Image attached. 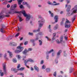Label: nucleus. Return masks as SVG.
I'll list each match as a JSON object with an SVG mask.
<instances>
[{"mask_svg": "<svg viewBox=\"0 0 77 77\" xmlns=\"http://www.w3.org/2000/svg\"><path fill=\"white\" fill-rule=\"evenodd\" d=\"M15 13H16L17 14H20L21 13H22V14L23 15L24 17H26V21L28 22L29 20H30V17H31V16H30V14H27L26 13V11H25L23 10L20 11H9L8 12V13H6V14H14Z\"/></svg>", "mask_w": 77, "mask_h": 77, "instance_id": "f257e3e1", "label": "nucleus"}, {"mask_svg": "<svg viewBox=\"0 0 77 77\" xmlns=\"http://www.w3.org/2000/svg\"><path fill=\"white\" fill-rule=\"evenodd\" d=\"M45 21L44 18H42L41 19V20L38 21V29L34 30H33V32L34 33L36 32H39L40 31V29H41V27L43 26L44 25V23H45Z\"/></svg>", "mask_w": 77, "mask_h": 77, "instance_id": "f03ea898", "label": "nucleus"}, {"mask_svg": "<svg viewBox=\"0 0 77 77\" xmlns=\"http://www.w3.org/2000/svg\"><path fill=\"white\" fill-rule=\"evenodd\" d=\"M77 11V5L75 6L74 8H73L72 10L71 11V13L70 14V13L69 12H68L66 14V16L67 17H69L71 16V15H72L76 13Z\"/></svg>", "mask_w": 77, "mask_h": 77, "instance_id": "7ed1b4c3", "label": "nucleus"}, {"mask_svg": "<svg viewBox=\"0 0 77 77\" xmlns=\"http://www.w3.org/2000/svg\"><path fill=\"white\" fill-rule=\"evenodd\" d=\"M17 49H19V50H16L14 51V52L15 53L18 54V53H20V52L23 51V49H24V48L23 47H21V46H19L17 47Z\"/></svg>", "mask_w": 77, "mask_h": 77, "instance_id": "20e7f679", "label": "nucleus"}, {"mask_svg": "<svg viewBox=\"0 0 77 77\" xmlns=\"http://www.w3.org/2000/svg\"><path fill=\"white\" fill-rule=\"evenodd\" d=\"M29 61V62H34V61L33 60L31 59H29L28 60H25L24 61V63H25L24 65H25V66H26L28 67V68H29V67L27 66L26 64L27 63H28Z\"/></svg>", "mask_w": 77, "mask_h": 77, "instance_id": "39448f33", "label": "nucleus"}, {"mask_svg": "<svg viewBox=\"0 0 77 77\" xmlns=\"http://www.w3.org/2000/svg\"><path fill=\"white\" fill-rule=\"evenodd\" d=\"M71 22L69 21V20H67L66 21L65 27L66 28H67L68 29L71 26Z\"/></svg>", "mask_w": 77, "mask_h": 77, "instance_id": "423d86ee", "label": "nucleus"}, {"mask_svg": "<svg viewBox=\"0 0 77 77\" xmlns=\"http://www.w3.org/2000/svg\"><path fill=\"white\" fill-rule=\"evenodd\" d=\"M1 27L2 28L0 29V31L2 33H5V30H4V29H5L6 28V26L4 24H1Z\"/></svg>", "mask_w": 77, "mask_h": 77, "instance_id": "0eeeda50", "label": "nucleus"}, {"mask_svg": "<svg viewBox=\"0 0 77 77\" xmlns=\"http://www.w3.org/2000/svg\"><path fill=\"white\" fill-rule=\"evenodd\" d=\"M2 66L4 72L5 74H6L7 72H6V64L5 63H4L2 64Z\"/></svg>", "mask_w": 77, "mask_h": 77, "instance_id": "6e6552de", "label": "nucleus"}, {"mask_svg": "<svg viewBox=\"0 0 77 77\" xmlns=\"http://www.w3.org/2000/svg\"><path fill=\"white\" fill-rule=\"evenodd\" d=\"M10 16L8 14L5 15L3 14L2 13H0V19H2L4 17H9Z\"/></svg>", "mask_w": 77, "mask_h": 77, "instance_id": "1a4fd4ad", "label": "nucleus"}, {"mask_svg": "<svg viewBox=\"0 0 77 77\" xmlns=\"http://www.w3.org/2000/svg\"><path fill=\"white\" fill-rule=\"evenodd\" d=\"M63 36H61L60 38V41L59 42V40L57 39V40H56V42H57V43L58 44H60V43H61L63 41Z\"/></svg>", "mask_w": 77, "mask_h": 77, "instance_id": "9d476101", "label": "nucleus"}, {"mask_svg": "<svg viewBox=\"0 0 77 77\" xmlns=\"http://www.w3.org/2000/svg\"><path fill=\"white\" fill-rule=\"evenodd\" d=\"M57 18H58V16H55L54 18V20H55V22H52V23L53 24H55V23H57L58 21L57 20Z\"/></svg>", "mask_w": 77, "mask_h": 77, "instance_id": "9b49d317", "label": "nucleus"}, {"mask_svg": "<svg viewBox=\"0 0 77 77\" xmlns=\"http://www.w3.org/2000/svg\"><path fill=\"white\" fill-rule=\"evenodd\" d=\"M28 53V51H27V49L25 48V50L22 52V53L23 54H25L26 56L27 55L26 53Z\"/></svg>", "mask_w": 77, "mask_h": 77, "instance_id": "f8f14e48", "label": "nucleus"}, {"mask_svg": "<svg viewBox=\"0 0 77 77\" xmlns=\"http://www.w3.org/2000/svg\"><path fill=\"white\" fill-rule=\"evenodd\" d=\"M71 5H68L67 7V8L66 10V11L67 12H69V11H70V9H71Z\"/></svg>", "mask_w": 77, "mask_h": 77, "instance_id": "ddd939ff", "label": "nucleus"}, {"mask_svg": "<svg viewBox=\"0 0 77 77\" xmlns=\"http://www.w3.org/2000/svg\"><path fill=\"white\" fill-rule=\"evenodd\" d=\"M7 52L8 53H9L10 58H11V57H12V56H13L12 53L11 52H10L9 51H8Z\"/></svg>", "mask_w": 77, "mask_h": 77, "instance_id": "4468645a", "label": "nucleus"}, {"mask_svg": "<svg viewBox=\"0 0 77 77\" xmlns=\"http://www.w3.org/2000/svg\"><path fill=\"white\" fill-rule=\"evenodd\" d=\"M11 71H14V72L16 73V72H17L18 71V69H16L15 68H12L11 69Z\"/></svg>", "mask_w": 77, "mask_h": 77, "instance_id": "2eb2a0df", "label": "nucleus"}, {"mask_svg": "<svg viewBox=\"0 0 77 77\" xmlns=\"http://www.w3.org/2000/svg\"><path fill=\"white\" fill-rule=\"evenodd\" d=\"M54 51V50L53 49H52L51 50L49 51H47L46 53V54H50L52 52H53Z\"/></svg>", "mask_w": 77, "mask_h": 77, "instance_id": "dca6fc26", "label": "nucleus"}, {"mask_svg": "<svg viewBox=\"0 0 77 77\" xmlns=\"http://www.w3.org/2000/svg\"><path fill=\"white\" fill-rule=\"evenodd\" d=\"M59 26V25L58 24H56L54 27L53 28V29H54V30H57V28H58V26Z\"/></svg>", "mask_w": 77, "mask_h": 77, "instance_id": "f3484780", "label": "nucleus"}, {"mask_svg": "<svg viewBox=\"0 0 77 77\" xmlns=\"http://www.w3.org/2000/svg\"><path fill=\"white\" fill-rule=\"evenodd\" d=\"M34 68L35 70V71H37V72H38V71H39V68L36 66H34Z\"/></svg>", "mask_w": 77, "mask_h": 77, "instance_id": "a211bd4d", "label": "nucleus"}, {"mask_svg": "<svg viewBox=\"0 0 77 77\" xmlns=\"http://www.w3.org/2000/svg\"><path fill=\"white\" fill-rule=\"evenodd\" d=\"M18 2V5H21L23 1V0H17Z\"/></svg>", "mask_w": 77, "mask_h": 77, "instance_id": "6ab92c4d", "label": "nucleus"}, {"mask_svg": "<svg viewBox=\"0 0 77 77\" xmlns=\"http://www.w3.org/2000/svg\"><path fill=\"white\" fill-rule=\"evenodd\" d=\"M38 42L39 45H42V41L41 40H38Z\"/></svg>", "mask_w": 77, "mask_h": 77, "instance_id": "aec40b11", "label": "nucleus"}, {"mask_svg": "<svg viewBox=\"0 0 77 77\" xmlns=\"http://www.w3.org/2000/svg\"><path fill=\"white\" fill-rule=\"evenodd\" d=\"M74 69L72 68H70L69 70V73H71L72 72L74 71Z\"/></svg>", "mask_w": 77, "mask_h": 77, "instance_id": "412c9836", "label": "nucleus"}, {"mask_svg": "<svg viewBox=\"0 0 77 77\" xmlns=\"http://www.w3.org/2000/svg\"><path fill=\"white\" fill-rule=\"evenodd\" d=\"M62 53V51L61 50H60L59 52L57 53V56H59L60 54V53Z\"/></svg>", "mask_w": 77, "mask_h": 77, "instance_id": "4be33fe9", "label": "nucleus"}, {"mask_svg": "<svg viewBox=\"0 0 77 77\" xmlns=\"http://www.w3.org/2000/svg\"><path fill=\"white\" fill-rule=\"evenodd\" d=\"M18 17H19L20 22L22 21H23V19H22V18H21V17H20V16L19 15H18Z\"/></svg>", "mask_w": 77, "mask_h": 77, "instance_id": "5701e85b", "label": "nucleus"}, {"mask_svg": "<svg viewBox=\"0 0 77 77\" xmlns=\"http://www.w3.org/2000/svg\"><path fill=\"white\" fill-rule=\"evenodd\" d=\"M48 5H53H53H54V4H53L52 2H50V1L48 2Z\"/></svg>", "mask_w": 77, "mask_h": 77, "instance_id": "b1692460", "label": "nucleus"}, {"mask_svg": "<svg viewBox=\"0 0 77 77\" xmlns=\"http://www.w3.org/2000/svg\"><path fill=\"white\" fill-rule=\"evenodd\" d=\"M30 41L32 43H33L35 41V40L34 39H30Z\"/></svg>", "mask_w": 77, "mask_h": 77, "instance_id": "393cba45", "label": "nucleus"}, {"mask_svg": "<svg viewBox=\"0 0 77 77\" xmlns=\"http://www.w3.org/2000/svg\"><path fill=\"white\" fill-rule=\"evenodd\" d=\"M11 39H12V38H11V36H10V37H8L7 38V41H9V40H11Z\"/></svg>", "mask_w": 77, "mask_h": 77, "instance_id": "a878e982", "label": "nucleus"}, {"mask_svg": "<svg viewBox=\"0 0 77 77\" xmlns=\"http://www.w3.org/2000/svg\"><path fill=\"white\" fill-rule=\"evenodd\" d=\"M45 38H47L48 41H51V39L47 36L45 37Z\"/></svg>", "mask_w": 77, "mask_h": 77, "instance_id": "bb28decb", "label": "nucleus"}, {"mask_svg": "<svg viewBox=\"0 0 77 77\" xmlns=\"http://www.w3.org/2000/svg\"><path fill=\"white\" fill-rule=\"evenodd\" d=\"M73 74L75 77H77V72H75Z\"/></svg>", "mask_w": 77, "mask_h": 77, "instance_id": "cd10ccee", "label": "nucleus"}, {"mask_svg": "<svg viewBox=\"0 0 77 77\" xmlns=\"http://www.w3.org/2000/svg\"><path fill=\"white\" fill-rule=\"evenodd\" d=\"M33 49L32 48H28V50H27L28 52H29V51H32Z\"/></svg>", "mask_w": 77, "mask_h": 77, "instance_id": "c85d7f7f", "label": "nucleus"}, {"mask_svg": "<svg viewBox=\"0 0 77 77\" xmlns=\"http://www.w3.org/2000/svg\"><path fill=\"white\" fill-rule=\"evenodd\" d=\"M16 57L18 59H20L21 56L19 55H17Z\"/></svg>", "mask_w": 77, "mask_h": 77, "instance_id": "c756f323", "label": "nucleus"}, {"mask_svg": "<svg viewBox=\"0 0 77 77\" xmlns=\"http://www.w3.org/2000/svg\"><path fill=\"white\" fill-rule=\"evenodd\" d=\"M65 2H67V4H69V3H70V2H71V1H70V0H66L65 1Z\"/></svg>", "mask_w": 77, "mask_h": 77, "instance_id": "7c9ffc66", "label": "nucleus"}, {"mask_svg": "<svg viewBox=\"0 0 77 77\" xmlns=\"http://www.w3.org/2000/svg\"><path fill=\"white\" fill-rule=\"evenodd\" d=\"M24 69V68L22 67L20 69H18V71H19V70L20 71H23V70Z\"/></svg>", "mask_w": 77, "mask_h": 77, "instance_id": "2f4dec72", "label": "nucleus"}, {"mask_svg": "<svg viewBox=\"0 0 77 77\" xmlns=\"http://www.w3.org/2000/svg\"><path fill=\"white\" fill-rule=\"evenodd\" d=\"M45 68H46V67L45 65H43L42 67V69H45Z\"/></svg>", "mask_w": 77, "mask_h": 77, "instance_id": "473e14b6", "label": "nucleus"}, {"mask_svg": "<svg viewBox=\"0 0 77 77\" xmlns=\"http://www.w3.org/2000/svg\"><path fill=\"white\" fill-rule=\"evenodd\" d=\"M14 42H10V45L11 46H12L14 45Z\"/></svg>", "mask_w": 77, "mask_h": 77, "instance_id": "72a5a7b5", "label": "nucleus"}, {"mask_svg": "<svg viewBox=\"0 0 77 77\" xmlns=\"http://www.w3.org/2000/svg\"><path fill=\"white\" fill-rule=\"evenodd\" d=\"M47 55L46 56V59H49V54H46Z\"/></svg>", "mask_w": 77, "mask_h": 77, "instance_id": "f704fd0d", "label": "nucleus"}, {"mask_svg": "<svg viewBox=\"0 0 77 77\" xmlns=\"http://www.w3.org/2000/svg\"><path fill=\"white\" fill-rule=\"evenodd\" d=\"M37 37L34 39L35 41H38L39 39V38L38 37V35H36Z\"/></svg>", "mask_w": 77, "mask_h": 77, "instance_id": "c9c22d12", "label": "nucleus"}, {"mask_svg": "<svg viewBox=\"0 0 77 77\" xmlns=\"http://www.w3.org/2000/svg\"><path fill=\"white\" fill-rule=\"evenodd\" d=\"M13 61L14 63H16L17 61V60L13 59Z\"/></svg>", "mask_w": 77, "mask_h": 77, "instance_id": "e433bc0d", "label": "nucleus"}, {"mask_svg": "<svg viewBox=\"0 0 77 77\" xmlns=\"http://www.w3.org/2000/svg\"><path fill=\"white\" fill-rule=\"evenodd\" d=\"M43 35V33L42 32H39L38 34H37V35Z\"/></svg>", "mask_w": 77, "mask_h": 77, "instance_id": "4c0bfd02", "label": "nucleus"}, {"mask_svg": "<svg viewBox=\"0 0 77 77\" xmlns=\"http://www.w3.org/2000/svg\"><path fill=\"white\" fill-rule=\"evenodd\" d=\"M50 69L49 68H47L46 69V71L47 72H50Z\"/></svg>", "mask_w": 77, "mask_h": 77, "instance_id": "58836bf2", "label": "nucleus"}, {"mask_svg": "<svg viewBox=\"0 0 77 77\" xmlns=\"http://www.w3.org/2000/svg\"><path fill=\"white\" fill-rule=\"evenodd\" d=\"M19 7L20 9H22L23 8H24V7H23V5H20V6Z\"/></svg>", "mask_w": 77, "mask_h": 77, "instance_id": "ea45409f", "label": "nucleus"}, {"mask_svg": "<svg viewBox=\"0 0 77 77\" xmlns=\"http://www.w3.org/2000/svg\"><path fill=\"white\" fill-rule=\"evenodd\" d=\"M75 20V18H72V23L74 22V20Z\"/></svg>", "mask_w": 77, "mask_h": 77, "instance_id": "a19ab883", "label": "nucleus"}, {"mask_svg": "<svg viewBox=\"0 0 77 77\" xmlns=\"http://www.w3.org/2000/svg\"><path fill=\"white\" fill-rule=\"evenodd\" d=\"M60 5V3H57L55 4H54V5H53V6H56V5Z\"/></svg>", "mask_w": 77, "mask_h": 77, "instance_id": "79ce46f5", "label": "nucleus"}, {"mask_svg": "<svg viewBox=\"0 0 77 77\" xmlns=\"http://www.w3.org/2000/svg\"><path fill=\"white\" fill-rule=\"evenodd\" d=\"M17 5L16 4H14V9L17 8Z\"/></svg>", "mask_w": 77, "mask_h": 77, "instance_id": "37998d69", "label": "nucleus"}, {"mask_svg": "<svg viewBox=\"0 0 77 77\" xmlns=\"http://www.w3.org/2000/svg\"><path fill=\"white\" fill-rule=\"evenodd\" d=\"M29 35H30L31 36H33V33H32L29 32Z\"/></svg>", "mask_w": 77, "mask_h": 77, "instance_id": "c03bdc74", "label": "nucleus"}, {"mask_svg": "<svg viewBox=\"0 0 77 77\" xmlns=\"http://www.w3.org/2000/svg\"><path fill=\"white\" fill-rule=\"evenodd\" d=\"M17 43L14 42L13 43V46H17Z\"/></svg>", "mask_w": 77, "mask_h": 77, "instance_id": "a18cd8bd", "label": "nucleus"}, {"mask_svg": "<svg viewBox=\"0 0 77 77\" xmlns=\"http://www.w3.org/2000/svg\"><path fill=\"white\" fill-rule=\"evenodd\" d=\"M56 32L54 33L53 35V37H55V36H56Z\"/></svg>", "mask_w": 77, "mask_h": 77, "instance_id": "49530a36", "label": "nucleus"}, {"mask_svg": "<svg viewBox=\"0 0 77 77\" xmlns=\"http://www.w3.org/2000/svg\"><path fill=\"white\" fill-rule=\"evenodd\" d=\"M23 5H27V4H28V3H27V2H23Z\"/></svg>", "mask_w": 77, "mask_h": 77, "instance_id": "de8ad7c7", "label": "nucleus"}, {"mask_svg": "<svg viewBox=\"0 0 77 77\" xmlns=\"http://www.w3.org/2000/svg\"><path fill=\"white\" fill-rule=\"evenodd\" d=\"M54 77H56V72L55 71L54 73Z\"/></svg>", "mask_w": 77, "mask_h": 77, "instance_id": "09e8293b", "label": "nucleus"}, {"mask_svg": "<svg viewBox=\"0 0 77 77\" xmlns=\"http://www.w3.org/2000/svg\"><path fill=\"white\" fill-rule=\"evenodd\" d=\"M19 35H20V33H19L17 34L15 36V37H17V36H18Z\"/></svg>", "mask_w": 77, "mask_h": 77, "instance_id": "8fccbe9b", "label": "nucleus"}, {"mask_svg": "<svg viewBox=\"0 0 77 77\" xmlns=\"http://www.w3.org/2000/svg\"><path fill=\"white\" fill-rule=\"evenodd\" d=\"M28 44V42L27 41L25 42L24 43V45H27Z\"/></svg>", "mask_w": 77, "mask_h": 77, "instance_id": "3c124183", "label": "nucleus"}, {"mask_svg": "<svg viewBox=\"0 0 77 77\" xmlns=\"http://www.w3.org/2000/svg\"><path fill=\"white\" fill-rule=\"evenodd\" d=\"M26 6H27V7H28L29 9L30 8V6L28 4H27Z\"/></svg>", "mask_w": 77, "mask_h": 77, "instance_id": "603ef678", "label": "nucleus"}, {"mask_svg": "<svg viewBox=\"0 0 77 77\" xmlns=\"http://www.w3.org/2000/svg\"><path fill=\"white\" fill-rule=\"evenodd\" d=\"M55 63H58V61H57V60L56 59L55 60Z\"/></svg>", "mask_w": 77, "mask_h": 77, "instance_id": "864d4df0", "label": "nucleus"}, {"mask_svg": "<svg viewBox=\"0 0 77 77\" xmlns=\"http://www.w3.org/2000/svg\"><path fill=\"white\" fill-rule=\"evenodd\" d=\"M35 45H36V43H35V42H34V43H33V44H32L33 46H35Z\"/></svg>", "mask_w": 77, "mask_h": 77, "instance_id": "5fc2aeb1", "label": "nucleus"}, {"mask_svg": "<svg viewBox=\"0 0 77 77\" xmlns=\"http://www.w3.org/2000/svg\"><path fill=\"white\" fill-rule=\"evenodd\" d=\"M7 7L8 8H10V5L8 4L7 6Z\"/></svg>", "mask_w": 77, "mask_h": 77, "instance_id": "6e6d98bb", "label": "nucleus"}, {"mask_svg": "<svg viewBox=\"0 0 77 77\" xmlns=\"http://www.w3.org/2000/svg\"><path fill=\"white\" fill-rule=\"evenodd\" d=\"M21 27L19 28V27H18V29L17 31H20V30H21Z\"/></svg>", "mask_w": 77, "mask_h": 77, "instance_id": "4d7b16f0", "label": "nucleus"}, {"mask_svg": "<svg viewBox=\"0 0 77 77\" xmlns=\"http://www.w3.org/2000/svg\"><path fill=\"white\" fill-rule=\"evenodd\" d=\"M4 74H3V72H2L0 74V75L1 76H3Z\"/></svg>", "mask_w": 77, "mask_h": 77, "instance_id": "13d9d810", "label": "nucleus"}, {"mask_svg": "<svg viewBox=\"0 0 77 77\" xmlns=\"http://www.w3.org/2000/svg\"><path fill=\"white\" fill-rule=\"evenodd\" d=\"M7 2H3L2 3L3 5H5L6 4H7Z\"/></svg>", "mask_w": 77, "mask_h": 77, "instance_id": "bf43d9fd", "label": "nucleus"}, {"mask_svg": "<svg viewBox=\"0 0 77 77\" xmlns=\"http://www.w3.org/2000/svg\"><path fill=\"white\" fill-rule=\"evenodd\" d=\"M43 63H44V60H42L41 61V64H43Z\"/></svg>", "mask_w": 77, "mask_h": 77, "instance_id": "052dcab7", "label": "nucleus"}, {"mask_svg": "<svg viewBox=\"0 0 77 77\" xmlns=\"http://www.w3.org/2000/svg\"><path fill=\"white\" fill-rule=\"evenodd\" d=\"M48 28L49 29H51V25H49V26H48Z\"/></svg>", "mask_w": 77, "mask_h": 77, "instance_id": "680f3d73", "label": "nucleus"}, {"mask_svg": "<svg viewBox=\"0 0 77 77\" xmlns=\"http://www.w3.org/2000/svg\"><path fill=\"white\" fill-rule=\"evenodd\" d=\"M49 31L51 33L52 32V29H49Z\"/></svg>", "mask_w": 77, "mask_h": 77, "instance_id": "e2e57ef3", "label": "nucleus"}, {"mask_svg": "<svg viewBox=\"0 0 77 77\" xmlns=\"http://www.w3.org/2000/svg\"><path fill=\"white\" fill-rule=\"evenodd\" d=\"M6 56H7V54H5L4 55V57L5 58V57H6Z\"/></svg>", "mask_w": 77, "mask_h": 77, "instance_id": "0e129e2a", "label": "nucleus"}, {"mask_svg": "<svg viewBox=\"0 0 77 77\" xmlns=\"http://www.w3.org/2000/svg\"><path fill=\"white\" fill-rule=\"evenodd\" d=\"M20 67V64H18L17 66V68H19Z\"/></svg>", "mask_w": 77, "mask_h": 77, "instance_id": "69168bd1", "label": "nucleus"}, {"mask_svg": "<svg viewBox=\"0 0 77 77\" xmlns=\"http://www.w3.org/2000/svg\"><path fill=\"white\" fill-rule=\"evenodd\" d=\"M63 21H62L61 23V25H63Z\"/></svg>", "mask_w": 77, "mask_h": 77, "instance_id": "338daca9", "label": "nucleus"}, {"mask_svg": "<svg viewBox=\"0 0 77 77\" xmlns=\"http://www.w3.org/2000/svg\"><path fill=\"white\" fill-rule=\"evenodd\" d=\"M52 56L53 57H54V53H53L52 54Z\"/></svg>", "mask_w": 77, "mask_h": 77, "instance_id": "774afa93", "label": "nucleus"}]
</instances>
